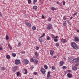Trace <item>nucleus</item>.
<instances>
[{"label": "nucleus", "mask_w": 79, "mask_h": 79, "mask_svg": "<svg viewBox=\"0 0 79 79\" xmlns=\"http://www.w3.org/2000/svg\"><path fill=\"white\" fill-rule=\"evenodd\" d=\"M2 47H0V50H2Z\"/></svg>", "instance_id": "obj_61"}, {"label": "nucleus", "mask_w": 79, "mask_h": 79, "mask_svg": "<svg viewBox=\"0 0 79 79\" xmlns=\"http://www.w3.org/2000/svg\"><path fill=\"white\" fill-rule=\"evenodd\" d=\"M68 61L69 62H70V63H73V58L69 59L68 60Z\"/></svg>", "instance_id": "obj_10"}, {"label": "nucleus", "mask_w": 79, "mask_h": 79, "mask_svg": "<svg viewBox=\"0 0 79 79\" xmlns=\"http://www.w3.org/2000/svg\"><path fill=\"white\" fill-rule=\"evenodd\" d=\"M65 2L64 1L63 2V5H65Z\"/></svg>", "instance_id": "obj_48"}, {"label": "nucleus", "mask_w": 79, "mask_h": 79, "mask_svg": "<svg viewBox=\"0 0 79 79\" xmlns=\"http://www.w3.org/2000/svg\"><path fill=\"white\" fill-rule=\"evenodd\" d=\"M35 63L36 64H37L38 63H39V61L38 60H37V59L35 60Z\"/></svg>", "instance_id": "obj_19"}, {"label": "nucleus", "mask_w": 79, "mask_h": 79, "mask_svg": "<svg viewBox=\"0 0 79 79\" xmlns=\"http://www.w3.org/2000/svg\"><path fill=\"white\" fill-rule=\"evenodd\" d=\"M51 10H52V11H54L55 10H57V8L54 7H52L51 8Z\"/></svg>", "instance_id": "obj_11"}, {"label": "nucleus", "mask_w": 79, "mask_h": 79, "mask_svg": "<svg viewBox=\"0 0 79 79\" xmlns=\"http://www.w3.org/2000/svg\"><path fill=\"white\" fill-rule=\"evenodd\" d=\"M56 47H59V44L58 43H56Z\"/></svg>", "instance_id": "obj_36"}, {"label": "nucleus", "mask_w": 79, "mask_h": 79, "mask_svg": "<svg viewBox=\"0 0 79 79\" xmlns=\"http://www.w3.org/2000/svg\"><path fill=\"white\" fill-rule=\"evenodd\" d=\"M51 37L52 39H55V35L53 34L51 35Z\"/></svg>", "instance_id": "obj_21"}, {"label": "nucleus", "mask_w": 79, "mask_h": 79, "mask_svg": "<svg viewBox=\"0 0 79 79\" xmlns=\"http://www.w3.org/2000/svg\"><path fill=\"white\" fill-rule=\"evenodd\" d=\"M50 37L48 36H47V40H50Z\"/></svg>", "instance_id": "obj_32"}, {"label": "nucleus", "mask_w": 79, "mask_h": 79, "mask_svg": "<svg viewBox=\"0 0 79 79\" xmlns=\"http://www.w3.org/2000/svg\"><path fill=\"white\" fill-rule=\"evenodd\" d=\"M78 65H79L78 64H77L75 66H76V67L77 66H78Z\"/></svg>", "instance_id": "obj_56"}, {"label": "nucleus", "mask_w": 79, "mask_h": 79, "mask_svg": "<svg viewBox=\"0 0 79 79\" xmlns=\"http://www.w3.org/2000/svg\"><path fill=\"white\" fill-rule=\"evenodd\" d=\"M72 69L73 71H76L77 69V68L76 67V66L72 67Z\"/></svg>", "instance_id": "obj_9"}, {"label": "nucleus", "mask_w": 79, "mask_h": 79, "mask_svg": "<svg viewBox=\"0 0 79 79\" xmlns=\"http://www.w3.org/2000/svg\"><path fill=\"white\" fill-rule=\"evenodd\" d=\"M44 68H45L46 69H48V66L47 65H44Z\"/></svg>", "instance_id": "obj_27"}, {"label": "nucleus", "mask_w": 79, "mask_h": 79, "mask_svg": "<svg viewBox=\"0 0 79 79\" xmlns=\"http://www.w3.org/2000/svg\"><path fill=\"white\" fill-rule=\"evenodd\" d=\"M39 47H36V50H39Z\"/></svg>", "instance_id": "obj_41"}, {"label": "nucleus", "mask_w": 79, "mask_h": 79, "mask_svg": "<svg viewBox=\"0 0 79 79\" xmlns=\"http://www.w3.org/2000/svg\"><path fill=\"white\" fill-rule=\"evenodd\" d=\"M63 24L64 26H66V21H64Z\"/></svg>", "instance_id": "obj_24"}, {"label": "nucleus", "mask_w": 79, "mask_h": 79, "mask_svg": "<svg viewBox=\"0 0 79 79\" xmlns=\"http://www.w3.org/2000/svg\"><path fill=\"white\" fill-rule=\"evenodd\" d=\"M64 64V62H63V61H61L60 63V66H63Z\"/></svg>", "instance_id": "obj_13"}, {"label": "nucleus", "mask_w": 79, "mask_h": 79, "mask_svg": "<svg viewBox=\"0 0 79 79\" xmlns=\"http://www.w3.org/2000/svg\"><path fill=\"white\" fill-rule=\"evenodd\" d=\"M47 29L48 30H50V29H51L52 28V24H49L47 26Z\"/></svg>", "instance_id": "obj_2"}, {"label": "nucleus", "mask_w": 79, "mask_h": 79, "mask_svg": "<svg viewBox=\"0 0 79 79\" xmlns=\"http://www.w3.org/2000/svg\"><path fill=\"white\" fill-rule=\"evenodd\" d=\"M55 38H58V36H56L55 37Z\"/></svg>", "instance_id": "obj_60"}, {"label": "nucleus", "mask_w": 79, "mask_h": 79, "mask_svg": "<svg viewBox=\"0 0 79 79\" xmlns=\"http://www.w3.org/2000/svg\"><path fill=\"white\" fill-rule=\"evenodd\" d=\"M54 39L55 42H57L58 41V39L57 38H55Z\"/></svg>", "instance_id": "obj_37"}, {"label": "nucleus", "mask_w": 79, "mask_h": 79, "mask_svg": "<svg viewBox=\"0 0 79 79\" xmlns=\"http://www.w3.org/2000/svg\"><path fill=\"white\" fill-rule=\"evenodd\" d=\"M6 40H8L9 39V37H8V35H6Z\"/></svg>", "instance_id": "obj_26"}, {"label": "nucleus", "mask_w": 79, "mask_h": 79, "mask_svg": "<svg viewBox=\"0 0 79 79\" xmlns=\"http://www.w3.org/2000/svg\"><path fill=\"white\" fill-rule=\"evenodd\" d=\"M74 40L76 42H78V41H79V37H75L74 38Z\"/></svg>", "instance_id": "obj_14"}, {"label": "nucleus", "mask_w": 79, "mask_h": 79, "mask_svg": "<svg viewBox=\"0 0 79 79\" xmlns=\"http://www.w3.org/2000/svg\"><path fill=\"white\" fill-rule=\"evenodd\" d=\"M15 63L16 64H19L21 63V61L19 60H15Z\"/></svg>", "instance_id": "obj_5"}, {"label": "nucleus", "mask_w": 79, "mask_h": 79, "mask_svg": "<svg viewBox=\"0 0 79 79\" xmlns=\"http://www.w3.org/2000/svg\"><path fill=\"white\" fill-rule=\"evenodd\" d=\"M45 35V33H43L42 35L40 36V38H42V37H44Z\"/></svg>", "instance_id": "obj_30"}, {"label": "nucleus", "mask_w": 79, "mask_h": 79, "mask_svg": "<svg viewBox=\"0 0 79 79\" xmlns=\"http://www.w3.org/2000/svg\"><path fill=\"white\" fill-rule=\"evenodd\" d=\"M39 42H40H40L43 43L44 42V40L42 39V38H40H40L39 39Z\"/></svg>", "instance_id": "obj_12"}, {"label": "nucleus", "mask_w": 79, "mask_h": 79, "mask_svg": "<svg viewBox=\"0 0 79 79\" xmlns=\"http://www.w3.org/2000/svg\"><path fill=\"white\" fill-rule=\"evenodd\" d=\"M30 61L32 63H33V62L34 61V59L31 58L30 59Z\"/></svg>", "instance_id": "obj_22"}, {"label": "nucleus", "mask_w": 79, "mask_h": 79, "mask_svg": "<svg viewBox=\"0 0 79 79\" xmlns=\"http://www.w3.org/2000/svg\"><path fill=\"white\" fill-rule=\"evenodd\" d=\"M50 72H48L47 75H50Z\"/></svg>", "instance_id": "obj_45"}, {"label": "nucleus", "mask_w": 79, "mask_h": 79, "mask_svg": "<svg viewBox=\"0 0 79 79\" xmlns=\"http://www.w3.org/2000/svg\"><path fill=\"white\" fill-rule=\"evenodd\" d=\"M71 45L73 49L75 50H77L78 47L77 46V44L74 42L71 43Z\"/></svg>", "instance_id": "obj_1"}, {"label": "nucleus", "mask_w": 79, "mask_h": 79, "mask_svg": "<svg viewBox=\"0 0 79 79\" xmlns=\"http://www.w3.org/2000/svg\"><path fill=\"white\" fill-rule=\"evenodd\" d=\"M61 42L63 44H64L66 42V39H62L61 40Z\"/></svg>", "instance_id": "obj_15"}, {"label": "nucleus", "mask_w": 79, "mask_h": 79, "mask_svg": "<svg viewBox=\"0 0 79 79\" xmlns=\"http://www.w3.org/2000/svg\"><path fill=\"white\" fill-rule=\"evenodd\" d=\"M73 63H79V59L78 58H75L73 59Z\"/></svg>", "instance_id": "obj_4"}, {"label": "nucleus", "mask_w": 79, "mask_h": 79, "mask_svg": "<svg viewBox=\"0 0 79 79\" xmlns=\"http://www.w3.org/2000/svg\"><path fill=\"white\" fill-rule=\"evenodd\" d=\"M67 76L69 78H71V77H73V75H72V74L70 73H68L67 74Z\"/></svg>", "instance_id": "obj_8"}, {"label": "nucleus", "mask_w": 79, "mask_h": 79, "mask_svg": "<svg viewBox=\"0 0 79 79\" xmlns=\"http://www.w3.org/2000/svg\"><path fill=\"white\" fill-rule=\"evenodd\" d=\"M12 55L14 57H15V56H16V54H15V53H12Z\"/></svg>", "instance_id": "obj_31"}, {"label": "nucleus", "mask_w": 79, "mask_h": 79, "mask_svg": "<svg viewBox=\"0 0 79 79\" xmlns=\"http://www.w3.org/2000/svg\"><path fill=\"white\" fill-rule=\"evenodd\" d=\"M77 32H79V30H77Z\"/></svg>", "instance_id": "obj_59"}, {"label": "nucleus", "mask_w": 79, "mask_h": 79, "mask_svg": "<svg viewBox=\"0 0 79 79\" xmlns=\"http://www.w3.org/2000/svg\"><path fill=\"white\" fill-rule=\"evenodd\" d=\"M53 58H57V56H53Z\"/></svg>", "instance_id": "obj_50"}, {"label": "nucleus", "mask_w": 79, "mask_h": 79, "mask_svg": "<svg viewBox=\"0 0 79 79\" xmlns=\"http://www.w3.org/2000/svg\"><path fill=\"white\" fill-rule=\"evenodd\" d=\"M8 47H9V48H10V50L12 49V47H11V46H10V45H8Z\"/></svg>", "instance_id": "obj_38"}, {"label": "nucleus", "mask_w": 79, "mask_h": 79, "mask_svg": "<svg viewBox=\"0 0 79 79\" xmlns=\"http://www.w3.org/2000/svg\"><path fill=\"white\" fill-rule=\"evenodd\" d=\"M14 69L15 70H16V69H17V67L16 66H15L14 67Z\"/></svg>", "instance_id": "obj_40"}, {"label": "nucleus", "mask_w": 79, "mask_h": 79, "mask_svg": "<svg viewBox=\"0 0 79 79\" xmlns=\"http://www.w3.org/2000/svg\"><path fill=\"white\" fill-rule=\"evenodd\" d=\"M25 23L26 25L28 27H31V24L30 23L27 22H26Z\"/></svg>", "instance_id": "obj_3"}, {"label": "nucleus", "mask_w": 79, "mask_h": 79, "mask_svg": "<svg viewBox=\"0 0 79 79\" xmlns=\"http://www.w3.org/2000/svg\"><path fill=\"white\" fill-rule=\"evenodd\" d=\"M32 29H33V31H35V30L36 29V27H35L33 26L32 27Z\"/></svg>", "instance_id": "obj_25"}, {"label": "nucleus", "mask_w": 79, "mask_h": 79, "mask_svg": "<svg viewBox=\"0 0 79 79\" xmlns=\"http://www.w3.org/2000/svg\"><path fill=\"white\" fill-rule=\"evenodd\" d=\"M33 8L34 10H37V6H33Z\"/></svg>", "instance_id": "obj_20"}, {"label": "nucleus", "mask_w": 79, "mask_h": 79, "mask_svg": "<svg viewBox=\"0 0 79 79\" xmlns=\"http://www.w3.org/2000/svg\"><path fill=\"white\" fill-rule=\"evenodd\" d=\"M42 18H45V17L43 15H42Z\"/></svg>", "instance_id": "obj_53"}, {"label": "nucleus", "mask_w": 79, "mask_h": 79, "mask_svg": "<svg viewBox=\"0 0 79 79\" xmlns=\"http://www.w3.org/2000/svg\"><path fill=\"white\" fill-rule=\"evenodd\" d=\"M54 53V51H50V53L51 55H53V53Z\"/></svg>", "instance_id": "obj_17"}, {"label": "nucleus", "mask_w": 79, "mask_h": 79, "mask_svg": "<svg viewBox=\"0 0 79 79\" xmlns=\"http://www.w3.org/2000/svg\"><path fill=\"white\" fill-rule=\"evenodd\" d=\"M1 69L2 70V71H4L5 69V67H1Z\"/></svg>", "instance_id": "obj_33"}, {"label": "nucleus", "mask_w": 79, "mask_h": 79, "mask_svg": "<svg viewBox=\"0 0 79 79\" xmlns=\"http://www.w3.org/2000/svg\"><path fill=\"white\" fill-rule=\"evenodd\" d=\"M68 23H69V21H68Z\"/></svg>", "instance_id": "obj_63"}, {"label": "nucleus", "mask_w": 79, "mask_h": 79, "mask_svg": "<svg viewBox=\"0 0 79 79\" xmlns=\"http://www.w3.org/2000/svg\"><path fill=\"white\" fill-rule=\"evenodd\" d=\"M37 2V0H34L33 2V5H35V3Z\"/></svg>", "instance_id": "obj_16"}, {"label": "nucleus", "mask_w": 79, "mask_h": 79, "mask_svg": "<svg viewBox=\"0 0 79 79\" xmlns=\"http://www.w3.org/2000/svg\"><path fill=\"white\" fill-rule=\"evenodd\" d=\"M21 45V43L20 42L19 43H18V47H20Z\"/></svg>", "instance_id": "obj_42"}, {"label": "nucleus", "mask_w": 79, "mask_h": 79, "mask_svg": "<svg viewBox=\"0 0 79 79\" xmlns=\"http://www.w3.org/2000/svg\"><path fill=\"white\" fill-rule=\"evenodd\" d=\"M40 0V1H41V0Z\"/></svg>", "instance_id": "obj_64"}, {"label": "nucleus", "mask_w": 79, "mask_h": 79, "mask_svg": "<svg viewBox=\"0 0 79 79\" xmlns=\"http://www.w3.org/2000/svg\"><path fill=\"white\" fill-rule=\"evenodd\" d=\"M63 69H65V68H66V66H64L63 67Z\"/></svg>", "instance_id": "obj_51"}, {"label": "nucleus", "mask_w": 79, "mask_h": 79, "mask_svg": "<svg viewBox=\"0 0 79 79\" xmlns=\"http://www.w3.org/2000/svg\"><path fill=\"white\" fill-rule=\"evenodd\" d=\"M52 69L53 70H55V67L53 66H52Z\"/></svg>", "instance_id": "obj_29"}, {"label": "nucleus", "mask_w": 79, "mask_h": 79, "mask_svg": "<svg viewBox=\"0 0 79 79\" xmlns=\"http://www.w3.org/2000/svg\"><path fill=\"white\" fill-rule=\"evenodd\" d=\"M40 71L42 72V74H45V69H44V68L41 69Z\"/></svg>", "instance_id": "obj_7"}, {"label": "nucleus", "mask_w": 79, "mask_h": 79, "mask_svg": "<svg viewBox=\"0 0 79 79\" xmlns=\"http://www.w3.org/2000/svg\"><path fill=\"white\" fill-rule=\"evenodd\" d=\"M21 53H23V54H24V53H25V51L22 52Z\"/></svg>", "instance_id": "obj_49"}, {"label": "nucleus", "mask_w": 79, "mask_h": 79, "mask_svg": "<svg viewBox=\"0 0 79 79\" xmlns=\"http://www.w3.org/2000/svg\"><path fill=\"white\" fill-rule=\"evenodd\" d=\"M31 69H33V68H34V67L33 66L31 67Z\"/></svg>", "instance_id": "obj_55"}, {"label": "nucleus", "mask_w": 79, "mask_h": 79, "mask_svg": "<svg viewBox=\"0 0 79 79\" xmlns=\"http://www.w3.org/2000/svg\"><path fill=\"white\" fill-rule=\"evenodd\" d=\"M28 3L29 4H30L31 3V0H28Z\"/></svg>", "instance_id": "obj_35"}, {"label": "nucleus", "mask_w": 79, "mask_h": 79, "mask_svg": "<svg viewBox=\"0 0 79 79\" xmlns=\"http://www.w3.org/2000/svg\"><path fill=\"white\" fill-rule=\"evenodd\" d=\"M57 4H58L59 3V2H57Z\"/></svg>", "instance_id": "obj_62"}, {"label": "nucleus", "mask_w": 79, "mask_h": 79, "mask_svg": "<svg viewBox=\"0 0 79 79\" xmlns=\"http://www.w3.org/2000/svg\"><path fill=\"white\" fill-rule=\"evenodd\" d=\"M0 16L1 17H2V15L1 14V12H0Z\"/></svg>", "instance_id": "obj_54"}, {"label": "nucleus", "mask_w": 79, "mask_h": 79, "mask_svg": "<svg viewBox=\"0 0 79 79\" xmlns=\"http://www.w3.org/2000/svg\"><path fill=\"white\" fill-rule=\"evenodd\" d=\"M34 74H35V75H36V74H37V73L36 72H34Z\"/></svg>", "instance_id": "obj_46"}, {"label": "nucleus", "mask_w": 79, "mask_h": 79, "mask_svg": "<svg viewBox=\"0 0 79 79\" xmlns=\"http://www.w3.org/2000/svg\"><path fill=\"white\" fill-rule=\"evenodd\" d=\"M23 62L24 64H27L29 63V61L27 60V59H24L23 61Z\"/></svg>", "instance_id": "obj_6"}, {"label": "nucleus", "mask_w": 79, "mask_h": 79, "mask_svg": "<svg viewBox=\"0 0 79 79\" xmlns=\"http://www.w3.org/2000/svg\"><path fill=\"white\" fill-rule=\"evenodd\" d=\"M48 21H51V18H49L48 19Z\"/></svg>", "instance_id": "obj_47"}, {"label": "nucleus", "mask_w": 79, "mask_h": 79, "mask_svg": "<svg viewBox=\"0 0 79 79\" xmlns=\"http://www.w3.org/2000/svg\"><path fill=\"white\" fill-rule=\"evenodd\" d=\"M64 19L66 20V17L65 16H64L63 17Z\"/></svg>", "instance_id": "obj_44"}, {"label": "nucleus", "mask_w": 79, "mask_h": 79, "mask_svg": "<svg viewBox=\"0 0 79 79\" xmlns=\"http://www.w3.org/2000/svg\"><path fill=\"white\" fill-rule=\"evenodd\" d=\"M68 73H70V72H71V70H69L68 71Z\"/></svg>", "instance_id": "obj_57"}, {"label": "nucleus", "mask_w": 79, "mask_h": 79, "mask_svg": "<svg viewBox=\"0 0 79 79\" xmlns=\"http://www.w3.org/2000/svg\"><path fill=\"white\" fill-rule=\"evenodd\" d=\"M73 17H71L70 18V19H71L73 18Z\"/></svg>", "instance_id": "obj_58"}, {"label": "nucleus", "mask_w": 79, "mask_h": 79, "mask_svg": "<svg viewBox=\"0 0 79 79\" xmlns=\"http://www.w3.org/2000/svg\"><path fill=\"white\" fill-rule=\"evenodd\" d=\"M24 71H25V74H27V69H24Z\"/></svg>", "instance_id": "obj_23"}, {"label": "nucleus", "mask_w": 79, "mask_h": 79, "mask_svg": "<svg viewBox=\"0 0 79 79\" xmlns=\"http://www.w3.org/2000/svg\"><path fill=\"white\" fill-rule=\"evenodd\" d=\"M35 55H36V56H37V55H38V53H37V52H35Z\"/></svg>", "instance_id": "obj_39"}, {"label": "nucleus", "mask_w": 79, "mask_h": 79, "mask_svg": "<svg viewBox=\"0 0 79 79\" xmlns=\"http://www.w3.org/2000/svg\"><path fill=\"white\" fill-rule=\"evenodd\" d=\"M77 12H76V13H75L74 14H73V16H76V15H77Z\"/></svg>", "instance_id": "obj_43"}, {"label": "nucleus", "mask_w": 79, "mask_h": 79, "mask_svg": "<svg viewBox=\"0 0 79 79\" xmlns=\"http://www.w3.org/2000/svg\"><path fill=\"white\" fill-rule=\"evenodd\" d=\"M49 77H50V75H47V79H49Z\"/></svg>", "instance_id": "obj_34"}, {"label": "nucleus", "mask_w": 79, "mask_h": 79, "mask_svg": "<svg viewBox=\"0 0 79 79\" xmlns=\"http://www.w3.org/2000/svg\"><path fill=\"white\" fill-rule=\"evenodd\" d=\"M15 71L16 70L14 69H13V72H15Z\"/></svg>", "instance_id": "obj_52"}, {"label": "nucleus", "mask_w": 79, "mask_h": 79, "mask_svg": "<svg viewBox=\"0 0 79 79\" xmlns=\"http://www.w3.org/2000/svg\"><path fill=\"white\" fill-rule=\"evenodd\" d=\"M19 75H20V73H19V72H18L17 73V76H19Z\"/></svg>", "instance_id": "obj_28"}, {"label": "nucleus", "mask_w": 79, "mask_h": 79, "mask_svg": "<svg viewBox=\"0 0 79 79\" xmlns=\"http://www.w3.org/2000/svg\"><path fill=\"white\" fill-rule=\"evenodd\" d=\"M6 58L7 59H10V56L9 55H7L6 56Z\"/></svg>", "instance_id": "obj_18"}]
</instances>
